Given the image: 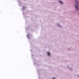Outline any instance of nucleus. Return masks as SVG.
<instances>
[{"mask_svg": "<svg viewBox=\"0 0 79 79\" xmlns=\"http://www.w3.org/2000/svg\"><path fill=\"white\" fill-rule=\"evenodd\" d=\"M59 2L60 3V4H62V3H63V2L60 1H59Z\"/></svg>", "mask_w": 79, "mask_h": 79, "instance_id": "7ed1b4c3", "label": "nucleus"}, {"mask_svg": "<svg viewBox=\"0 0 79 79\" xmlns=\"http://www.w3.org/2000/svg\"><path fill=\"white\" fill-rule=\"evenodd\" d=\"M47 55H48V56H50V53L48 52H47Z\"/></svg>", "mask_w": 79, "mask_h": 79, "instance_id": "f03ea898", "label": "nucleus"}, {"mask_svg": "<svg viewBox=\"0 0 79 79\" xmlns=\"http://www.w3.org/2000/svg\"><path fill=\"white\" fill-rule=\"evenodd\" d=\"M75 2L77 5V6H76V5H75V7L76 8V10H77L78 8H77V6L78 4H77V0H75Z\"/></svg>", "mask_w": 79, "mask_h": 79, "instance_id": "f257e3e1", "label": "nucleus"}, {"mask_svg": "<svg viewBox=\"0 0 79 79\" xmlns=\"http://www.w3.org/2000/svg\"><path fill=\"white\" fill-rule=\"evenodd\" d=\"M52 79H55V78H52Z\"/></svg>", "mask_w": 79, "mask_h": 79, "instance_id": "20e7f679", "label": "nucleus"}]
</instances>
